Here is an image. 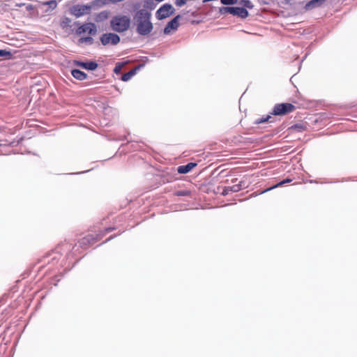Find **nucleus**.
Listing matches in <instances>:
<instances>
[{
	"label": "nucleus",
	"instance_id": "obj_1",
	"mask_svg": "<svg viewBox=\"0 0 357 357\" xmlns=\"http://www.w3.org/2000/svg\"><path fill=\"white\" fill-rule=\"evenodd\" d=\"M151 13L146 9H140L133 17L137 32L141 36L149 35L153 29L151 21Z\"/></svg>",
	"mask_w": 357,
	"mask_h": 357
},
{
	"label": "nucleus",
	"instance_id": "obj_2",
	"mask_svg": "<svg viewBox=\"0 0 357 357\" xmlns=\"http://www.w3.org/2000/svg\"><path fill=\"white\" fill-rule=\"evenodd\" d=\"M130 18L127 15H117L110 21L111 29L118 33H123L128 30L130 26Z\"/></svg>",
	"mask_w": 357,
	"mask_h": 357
},
{
	"label": "nucleus",
	"instance_id": "obj_3",
	"mask_svg": "<svg viewBox=\"0 0 357 357\" xmlns=\"http://www.w3.org/2000/svg\"><path fill=\"white\" fill-rule=\"evenodd\" d=\"M220 12L221 13H229L242 19L246 18L249 15L248 11L245 8L240 7H222L220 9Z\"/></svg>",
	"mask_w": 357,
	"mask_h": 357
},
{
	"label": "nucleus",
	"instance_id": "obj_4",
	"mask_svg": "<svg viewBox=\"0 0 357 357\" xmlns=\"http://www.w3.org/2000/svg\"><path fill=\"white\" fill-rule=\"evenodd\" d=\"M294 108V106L290 103H281L277 104L274 106L272 114L274 115H284L291 112Z\"/></svg>",
	"mask_w": 357,
	"mask_h": 357
},
{
	"label": "nucleus",
	"instance_id": "obj_5",
	"mask_svg": "<svg viewBox=\"0 0 357 357\" xmlns=\"http://www.w3.org/2000/svg\"><path fill=\"white\" fill-rule=\"evenodd\" d=\"M174 8L171 4L165 3L156 12V17L158 20H163L172 15Z\"/></svg>",
	"mask_w": 357,
	"mask_h": 357
},
{
	"label": "nucleus",
	"instance_id": "obj_6",
	"mask_svg": "<svg viewBox=\"0 0 357 357\" xmlns=\"http://www.w3.org/2000/svg\"><path fill=\"white\" fill-rule=\"evenodd\" d=\"M100 41L103 45L108 44L114 45L119 43L120 37L114 33H105L101 36Z\"/></svg>",
	"mask_w": 357,
	"mask_h": 357
},
{
	"label": "nucleus",
	"instance_id": "obj_7",
	"mask_svg": "<svg viewBox=\"0 0 357 357\" xmlns=\"http://www.w3.org/2000/svg\"><path fill=\"white\" fill-rule=\"evenodd\" d=\"M91 6L86 5H76L71 9V13L77 17H79L89 12Z\"/></svg>",
	"mask_w": 357,
	"mask_h": 357
},
{
	"label": "nucleus",
	"instance_id": "obj_8",
	"mask_svg": "<svg viewBox=\"0 0 357 357\" xmlns=\"http://www.w3.org/2000/svg\"><path fill=\"white\" fill-rule=\"evenodd\" d=\"M180 18V15H177L174 17L170 22H168L165 28L164 29V33L165 34L171 33L172 31L176 30L178 27V19Z\"/></svg>",
	"mask_w": 357,
	"mask_h": 357
},
{
	"label": "nucleus",
	"instance_id": "obj_9",
	"mask_svg": "<svg viewBox=\"0 0 357 357\" xmlns=\"http://www.w3.org/2000/svg\"><path fill=\"white\" fill-rule=\"evenodd\" d=\"M79 30L80 33H88L89 34L94 35L96 33V26L93 23H87L81 26Z\"/></svg>",
	"mask_w": 357,
	"mask_h": 357
},
{
	"label": "nucleus",
	"instance_id": "obj_10",
	"mask_svg": "<svg viewBox=\"0 0 357 357\" xmlns=\"http://www.w3.org/2000/svg\"><path fill=\"white\" fill-rule=\"evenodd\" d=\"M77 65L82 67V68L89 70H94L98 68V64L94 61H90V62H81V61H77Z\"/></svg>",
	"mask_w": 357,
	"mask_h": 357
},
{
	"label": "nucleus",
	"instance_id": "obj_11",
	"mask_svg": "<svg viewBox=\"0 0 357 357\" xmlns=\"http://www.w3.org/2000/svg\"><path fill=\"white\" fill-rule=\"evenodd\" d=\"M196 166L197 163L189 162L185 165H181L178 167L177 171L179 174H187L190 172Z\"/></svg>",
	"mask_w": 357,
	"mask_h": 357
},
{
	"label": "nucleus",
	"instance_id": "obj_12",
	"mask_svg": "<svg viewBox=\"0 0 357 357\" xmlns=\"http://www.w3.org/2000/svg\"><path fill=\"white\" fill-rule=\"evenodd\" d=\"M72 75L78 80H84L86 78V74L78 69H74L71 71Z\"/></svg>",
	"mask_w": 357,
	"mask_h": 357
},
{
	"label": "nucleus",
	"instance_id": "obj_13",
	"mask_svg": "<svg viewBox=\"0 0 357 357\" xmlns=\"http://www.w3.org/2000/svg\"><path fill=\"white\" fill-rule=\"evenodd\" d=\"M325 0H311L305 5L307 10L312 9L320 6Z\"/></svg>",
	"mask_w": 357,
	"mask_h": 357
},
{
	"label": "nucleus",
	"instance_id": "obj_14",
	"mask_svg": "<svg viewBox=\"0 0 357 357\" xmlns=\"http://www.w3.org/2000/svg\"><path fill=\"white\" fill-rule=\"evenodd\" d=\"M137 68L132 69L130 70L129 72L125 73L122 76V80L124 82L128 81L131 79V77L136 73Z\"/></svg>",
	"mask_w": 357,
	"mask_h": 357
},
{
	"label": "nucleus",
	"instance_id": "obj_15",
	"mask_svg": "<svg viewBox=\"0 0 357 357\" xmlns=\"http://www.w3.org/2000/svg\"><path fill=\"white\" fill-rule=\"evenodd\" d=\"M78 43H79V44H82V43L92 44L93 38L90 36L83 37V38H81L79 39Z\"/></svg>",
	"mask_w": 357,
	"mask_h": 357
},
{
	"label": "nucleus",
	"instance_id": "obj_16",
	"mask_svg": "<svg viewBox=\"0 0 357 357\" xmlns=\"http://www.w3.org/2000/svg\"><path fill=\"white\" fill-rule=\"evenodd\" d=\"M240 3L249 9H252L254 7L252 3L250 0H241Z\"/></svg>",
	"mask_w": 357,
	"mask_h": 357
},
{
	"label": "nucleus",
	"instance_id": "obj_17",
	"mask_svg": "<svg viewBox=\"0 0 357 357\" xmlns=\"http://www.w3.org/2000/svg\"><path fill=\"white\" fill-rule=\"evenodd\" d=\"M12 56V54L10 52L5 50H0V57H5V58H10Z\"/></svg>",
	"mask_w": 357,
	"mask_h": 357
},
{
	"label": "nucleus",
	"instance_id": "obj_18",
	"mask_svg": "<svg viewBox=\"0 0 357 357\" xmlns=\"http://www.w3.org/2000/svg\"><path fill=\"white\" fill-rule=\"evenodd\" d=\"M229 187H230V190L231 191V192H237L240 191L241 189V184H236V185H233Z\"/></svg>",
	"mask_w": 357,
	"mask_h": 357
},
{
	"label": "nucleus",
	"instance_id": "obj_19",
	"mask_svg": "<svg viewBox=\"0 0 357 357\" xmlns=\"http://www.w3.org/2000/svg\"><path fill=\"white\" fill-rule=\"evenodd\" d=\"M223 5H234L237 3L238 0H220Z\"/></svg>",
	"mask_w": 357,
	"mask_h": 357
},
{
	"label": "nucleus",
	"instance_id": "obj_20",
	"mask_svg": "<svg viewBox=\"0 0 357 357\" xmlns=\"http://www.w3.org/2000/svg\"><path fill=\"white\" fill-rule=\"evenodd\" d=\"M271 118V116H267L266 118H259L255 121V123L259 124L261 123L267 122Z\"/></svg>",
	"mask_w": 357,
	"mask_h": 357
},
{
	"label": "nucleus",
	"instance_id": "obj_21",
	"mask_svg": "<svg viewBox=\"0 0 357 357\" xmlns=\"http://www.w3.org/2000/svg\"><path fill=\"white\" fill-rule=\"evenodd\" d=\"M291 181V179H285V180H283L282 181L278 183L277 185H274L273 187L272 188H270L268 189H267L266 191H268L271 189H273V188H277L278 186H281L282 185L284 184V183H289Z\"/></svg>",
	"mask_w": 357,
	"mask_h": 357
},
{
	"label": "nucleus",
	"instance_id": "obj_22",
	"mask_svg": "<svg viewBox=\"0 0 357 357\" xmlns=\"http://www.w3.org/2000/svg\"><path fill=\"white\" fill-rule=\"evenodd\" d=\"M107 17H108L107 11H102V12L100 13L98 15V17L100 18V20L106 19V18H107Z\"/></svg>",
	"mask_w": 357,
	"mask_h": 357
},
{
	"label": "nucleus",
	"instance_id": "obj_23",
	"mask_svg": "<svg viewBox=\"0 0 357 357\" xmlns=\"http://www.w3.org/2000/svg\"><path fill=\"white\" fill-rule=\"evenodd\" d=\"M46 4L50 6V8H56L57 3H56V1H47L46 2Z\"/></svg>",
	"mask_w": 357,
	"mask_h": 357
},
{
	"label": "nucleus",
	"instance_id": "obj_24",
	"mask_svg": "<svg viewBox=\"0 0 357 357\" xmlns=\"http://www.w3.org/2000/svg\"><path fill=\"white\" fill-rule=\"evenodd\" d=\"M230 192H231V191L230 190V187L229 186H227V187H225L222 192V194L223 195H229Z\"/></svg>",
	"mask_w": 357,
	"mask_h": 357
},
{
	"label": "nucleus",
	"instance_id": "obj_25",
	"mask_svg": "<svg viewBox=\"0 0 357 357\" xmlns=\"http://www.w3.org/2000/svg\"><path fill=\"white\" fill-rule=\"evenodd\" d=\"M120 70H121V66H116L115 67V68H114V71H115L116 73H117V72L120 71Z\"/></svg>",
	"mask_w": 357,
	"mask_h": 357
}]
</instances>
